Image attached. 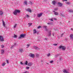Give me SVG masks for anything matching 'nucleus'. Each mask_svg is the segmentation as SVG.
<instances>
[{
  "label": "nucleus",
  "mask_w": 73,
  "mask_h": 73,
  "mask_svg": "<svg viewBox=\"0 0 73 73\" xmlns=\"http://www.w3.org/2000/svg\"><path fill=\"white\" fill-rule=\"evenodd\" d=\"M59 49H62V50H65L66 49V47L64 46H61L59 47L58 48Z\"/></svg>",
  "instance_id": "1"
},
{
  "label": "nucleus",
  "mask_w": 73,
  "mask_h": 73,
  "mask_svg": "<svg viewBox=\"0 0 73 73\" xmlns=\"http://www.w3.org/2000/svg\"><path fill=\"white\" fill-rule=\"evenodd\" d=\"M20 11L19 10H15V11L13 12V13L14 15H17V13H20Z\"/></svg>",
  "instance_id": "2"
},
{
  "label": "nucleus",
  "mask_w": 73,
  "mask_h": 73,
  "mask_svg": "<svg viewBox=\"0 0 73 73\" xmlns=\"http://www.w3.org/2000/svg\"><path fill=\"white\" fill-rule=\"evenodd\" d=\"M25 36H26V35L25 34H22L19 37V38H25Z\"/></svg>",
  "instance_id": "3"
},
{
  "label": "nucleus",
  "mask_w": 73,
  "mask_h": 73,
  "mask_svg": "<svg viewBox=\"0 0 73 73\" xmlns=\"http://www.w3.org/2000/svg\"><path fill=\"white\" fill-rule=\"evenodd\" d=\"M4 39L3 38V37L1 36H0V41H4Z\"/></svg>",
  "instance_id": "4"
},
{
  "label": "nucleus",
  "mask_w": 73,
  "mask_h": 73,
  "mask_svg": "<svg viewBox=\"0 0 73 73\" xmlns=\"http://www.w3.org/2000/svg\"><path fill=\"white\" fill-rule=\"evenodd\" d=\"M33 34H36V33L37 34V35H38V33L37 32V31H36V30L34 29L33 30Z\"/></svg>",
  "instance_id": "5"
},
{
  "label": "nucleus",
  "mask_w": 73,
  "mask_h": 73,
  "mask_svg": "<svg viewBox=\"0 0 73 73\" xmlns=\"http://www.w3.org/2000/svg\"><path fill=\"white\" fill-rule=\"evenodd\" d=\"M26 11L30 12V13L32 12V10H31L30 9H26Z\"/></svg>",
  "instance_id": "6"
},
{
  "label": "nucleus",
  "mask_w": 73,
  "mask_h": 73,
  "mask_svg": "<svg viewBox=\"0 0 73 73\" xmlns=\"http://www.w3.org/2000/svg\"><path fill=\"white\" fill-rule=\"evenodd\" d=\"M42 15V13H40V14H38L37 15V17H41Z\"/></svg>",
  "instance_id": "7"
},
{
  "label": "nucleus",
  "mask_w": 73,
  "mask_h": 73,
  "mask_svg": "<svg viewBox=\"0 0 73 73\" xmlns=\"http://www.w3.org/2000/svg\"><path fill=\"white\" fill-rule=\"evenodd\" d=\"M70 39L73 40V35L72 34L70 35Z\"/></svg>",
  "instance_id": "8"
},
{
  "label": "nucleus",
  "mask_w": 73,
  "mask_h": 73,
  "mask_svg": "<svg viewBox=\"0 0 73 73\" xmlns=\"http://www.w3.org/2000/svg\"><path fill=\"white\" fill-rule=\"evenodd\" d=\"M64 73H69V72L68 71H67L66 70H65V69H64L62 71Z\"/></svg>",
  "instance_id": "9"
},
{
  "label": "nucleus",
  "mask_w": 73,
  "mask_h": 73,
  "mask_svg": "<svg viewBox=\"0 0 73 73\" xmlns=\"http://www.w3.org/2000/svg\"><path fill=\"white\" fill-rule=\"evenodd\" d=\"M29 56L31 57H34V54H32V53L30 54H29Z\"/></svg>",
  "instance_id": "10"
},
{
  "label": "nucleus",
  "mask_w": 73,
  "mask_h": 73,
  "mask_svg": "<svg viewBox=\"0 0 73 73\" xmlns=\"http://www.w3.org/2000/svg\"><path fill=\"white\" fill-rule=\"evenodd\" d=\"M16 45V43H15L14 45L13 46H12L11 47V49H13V48H15V46Z\"/></svg>",
  "instance_id": "11"
},
{
  "label": "nucleus",
  "mask_w": 73,
  "mask_h": 73,
  "mask_svg": "<svg viewBox=\"0 0 73 73\" xmlns=\"http://www.w3.org/2000/svg\"><path fill=\"white\" fill-rule=\"evenodd\" d=\"M34 48H35V49H36V50H38V49H39V48H38V47H37L36 46H34Z\"/></svg>",
  "instance_id": "12"
},
{
  "label": "nucleus",
  "mask_w": 73,
  "mask_h": 73,
  "mask_svg": "<svg viewBox=\"0 0 73 73\" xmlns=\"http://www.w3.org/2000/svg\"><path fill=\"white\" fill-rule=\"evenodd\" d=\"M27 65L28 66H32V62L29 63H28Z\"/></svg>",
  "instance_id": "13"
},
{
  "label": "nucleus",
  "mask_w": 73,
  "mask_h": 73,
  "mask_svg": "<svg viewBox=\"0 0 73 73\" xmlns=\"http://www.w3.org/2000/svg\"><path fill=\"white\" fill-rule=\"evenodd\" d=\"M39 56L40 55H39V54H37V53L36 54V57L37 58H38V57H39Z\"/></svg>",
  "instance_id": "14"
},
{
  "label": "nucleus",
  "mask_w": 73,
  "mask_h": 73,
  "mask_svg": "<svg viewBox=\"0 0 73 73\" xmlns=\"http://www.w3.org/2000/svg\"><path fill=\"white\" fill-rule=\"evenodd\" d=\"M58 5H59V6H60V7H61V6L62 5V3H58Z\"/></svg>",
  "instance_id": "15"
},
{
  "label": "nucleus",
  "mask_w": 73,
  "mask_h": 73,
  "mask_svg": "<svg viewBox=\"0 0 73 73\" xmlns=\"http://www.w3.org/2000/svg\"><path fill=\"white\" fill-rule=\"evenodd\" d=\"M52 3L53 5H55L56 4V2L55 1H52Z\"/></svg>",
  "instance_id": "16"
},
{
  "label": "nucleus",
  "mask_w": 73,
  "mask_h": 73,
  "mask_svg": "<svg viewBox=\"0 0 73 73\" xmlns=\"http://www.w3.org/2000/svg\"><path fill=\"white\" fill-rule=\"evenodd\" d=\"M54 14L55 15H58V13L56 12L54 13Z\"/></svg>",
  "instance_id": "17"
},
{
  "label": "nucleus",
  "mask_w": 73,
  "mask_h": 73,
  "mask_svg": "<svg viewBox=\"0 0 73 73\" xmlns=\"http://www.w3.org/2000/svg\"><path fill=\"white\" fill-rule=\"evenodd\" d=\"M2 22L3 23V25L4 27H5V22H4V21H2Z\"/></svg>",
  "instance_id": "18"
},
{
  "label": "nucleus",
  "mask_w": 73,
  "mask_h": 73,
  "mask_svg": "<svg viewBox=\"0 0 73 73\" xmlns=\"http://www.w3.org/2000/svg\"><path fill=\"white\" fill-rule=\"evenodd\" d=\"M60 56V54H57L55 56V58H57L58 57Z\"/></svg>",
  "instance_id": "19"
},
{
  "label": "nucleus",
  "mask_w": 73,
  "mask_h": 73,
  "mask_svg": "<svg viewBox=\"0 0 73 73\" xmlns=\"http://www.w3.org/2000/svg\"><path fill=\"white\" fill-rule=\"evenodd\" d=\"M4 53V50H2L1 51V54H3Z\"/></svg>",
  "instance_id": "20"
},
{
  "label": "nucleus",
  "mask_w": 73,
  "mask_h": 73,
  "mask_svg": "<svg viewBox=\"0 0 73 73\" xmlns=\"http://www.w3.org/2000/svg\"><path fill=\"white\" fill-rule=\"evenodd\" d=\"M25 64L26 65H27L28 64V61H26L25 62Z\"/></svg>",
  "instance_id": "21"
},
{
  "label": "nucleus",
  "mask_w": 73,
  "mask_h": 73,
  "mask_svg": "<svg viewBox=\"0 0 73 73\" xmlns=\"http://www.w3.org/2000/svg\"><path fill=\"white\" fill-rule=\"evenodd\" d=\"M60 16H62V17H64V15L63 14H62V13H60Z\"/></svg>",
  "instance_id": "22"
},
{
  "label": "nucleus",
  "mask_w": 73,
  "mask_h": 73,
  "mask_svg": "<svg viewBox=\"0 0 73 73\" xmlns=\"http://www.w3.org/2000/svg\"><path fill=\"white\" fill-rule=\"evenodd\" d=\"M24 4H25V5H27V1H25L24 2Z\"/></svg>",
  "instance_id": "23"
},
{
  "label": "nucleus",
  "mask_w": 73,
  "mask_h": 73,
  "mask_svg": "<svg viewBox=\"0 0 73 73\" xmlns=\"http://www.w3.org/2000/svg\"><path fill=\"white\" fill-rule=\"evenodd\" d=\"M58 10V8H56L54 9V11H57V10Z\"/></svg>",
  "instance_id": "24"
},
{
  "label": "nucleus",
  "mask_w": 73,
  "mask_h": 73,
  "mask_svg": "<svg viewBox=\"0 0 73 73\" xmlns=\"http://www.w3.org/2000/svg\"><path fill=\"white\" fill-rule=\"evenodd\" d=\"M73 11L72 10H69V12H70V13L71 12H73Z\"/></svg>",
  "instance_id": "25"
},
{
  "label": "nucleus",
  "mask_w": 73,
  "mask_h": 73,
  "mask_svg": "<svg viewBox=\"0 0 73 73\" xmlns=\"http://www.w3.org/2000/svg\"><path fill=\"white\" fill-rule=\"evenodd\" d=\"M19 50H20V52H21L22 53V52H23V49H19Z\"/></svg>",
  "instance_id": "26"
},
{
  "label": "nucleus",
  "mask_w": 73,
  "mask_h": 73,
  "mask_svg": "<svg viewBox=\"0 0 73 73\" xmlns=\"http://www.w3.org/2000/svg\"><path fill=\"white\" fill-rule=\"evenodd\" d=\"M29 25V27H30V25H32V23H29L28 24Z\"/></svg>",
  "instance_id": "27"
},
{
  "label": "nucleus",
  "mask_w": 73,
  "mask_h": 73,
  "mask_svg": "<svg viewBox=\"0 0 73 73\" xmlns=\"http://www.w3.org/2000/svg\"><path fill=\"white\" fill-rule=\"evenodd\" d=\"M47 24L48 25H52V23H47Z\"/></svg>",
  "instance_id": "28"
},
{
  "label": "nucleus",
  "mask_w": 73,
  "mask_h": 73,
  "mask_svg": "<svg viewBox=\"0 0 73 73\" xmlns=\"http://www.w3.org/2000/svg\"><path fill=\"white\" fill-rule=\"evenodd\" d=\"M47 27V26H44L43 27V28H45V29H46V28Z\"/></svg>",
  "instance_id": "29"
},
{
  "label": "nucleus",
  "mask_w": 73,
  "mask_h": 73,
  "mask_svg": "<svg viewBox=\"0 0 73 73\" xmlns=\"http://www.w3.org/2000/svg\"><path fill=\"white\" fill-rule=\"evenodd\" d=\"M5 65V63H3L2 64V66H4V65Z\"/></svg>",
  "instance_id": "30"
},
{
  "label": "nucleus",
  "mask_w": 73,
  "mask_h": 73,
  "mask_svg": "<svg viewBox=\"0 0 73 73\" xmlns=\"http://www.w3.org/2000/svg\"><path fill=\"white\" fill-rule=\"evenodd\" d=\"M14 38H16L17 37V35H14V36H13Z\"/></svg>",
  "instance_id": "31"
},
{
  "label": "nucleus",
  "mask_w": 73,
  "mask_h": 73,
  "mask_svg": "<svg viewBox=\"0 0 73 73\" xmlns=\"http://www.w3.org/2000/svg\"><path fill=\"white\" fill-rule=\"evenodd\" d=\"M66 4H70L68 2H66Z\"/></svg>",
  "instance_id": "32"
},
{
  "label": "nucleus",
  "mask_w": 73,
  "mask_h": 73,
  "mask_svg": "<svg viewBox=\"0 0 73 73\" xmlns=\"http://www.w3.org/2000/svg\"><path fill=\"white\" fill-rule=\"evenodd\" d=\"M50 63H51V64H52V63H53V61L52 60L50 61Z\"/></svg>",
  "instance_id": "33"
},
{
  "label": "nucleus",
  "mask_w": 73,
  "mask_h": 73,
  "mask_svg": "<svg viewBox=\"0 0 73 73\" xmlns=\"http://www.w3.org/2000/svg\"><path fill=\"white\" fill-rule=\"evenodd\" d=\"M51 35V33H50V32L49 33L48 36H50Z\"/></svg>",
  "instance_id": "34"
},
{
  "label": "nucleus",
  "mask_w": 73,
  "mask_h": 73,
  "mask_svg": "<svg viewBox=\"0 0 73 73\" xmlns=\"http://www.w3.org/2000/svg\"><path fill=\"white\" fill-rule=\"evenodd\" d=\"M30 45H29V44H27V48H28L29 46H30Z\"/></svg>",
  "instance_id": "35"
},
{
  "label": "nucleus",
  "mask_w": 73,
  "mask_h": 73,
  "mask_svg": "<svg viewBox=\"0 0 73 73\" xmlns=\"http://www.w3.org/2000/svg\"><path fill=\"white\" fill-rule=\"evenodd\" d=\"M6 62H7V64H8V63H9V61L7 60H6Z\"/></svg>",
  "instance_id": "36"
},
{
  "label": "nucleus",
  "mask_w": 73,
  "mask_h": 73,
  "mask_svg": "<svg viewBox=\"0 0 73 73\" xmlns=\"http://www.w3.org/2000/svg\"><path fill=\"white\" fill-rule=\"evenodd\" d=\"M16 25H17L15 24V25L14 26V28H16Z\"/></svg>",
  "instance_id": "37"
},
{
  "label": "nucleus",
  "mask_w": 73,
  "mask_h": 73,
  "mask_svg": "<svg viewBox=\"0 0 73 73\" xmlns=\"http://www.w3.org/2000/svg\"><path fill=\"white\" fill-rule=\"evenodd\" d=\"M63 35H64V34L63 33H62V34L61 35H60V37H62V36H63Z\"/></svg>",
  "instance_id": "38"
},
{
  "label": "nucleus",
  "mask_w": 73,
  "mask_h": 73,
  "mask_svg": "<svg viewBox=\"0 0 73 73\" xmlns=\"http://www.w3.org/2000/svg\"><path fill=\"white\" fill-rule=\"evenodd\" d=\"M62 60V58H60L59 59V60H60V61H61Z\"/></svg>",
  "instance_id": "39"
},
{
  "label": "nucleus",
  "mask_w": 73,
  "mask_h": 73,
  "mask_svg": "<svg viewBox=\"0 0 73 73\" xmlns=\"http://www.w3.org/2000/svg\"><path fill=\"white\" fill-rule=\"evenodd\" d=\"M41 26H38V27L37 28H38V29H39V28H41Z\"/></svg>",
  "instance_id": "40"
},
{
  "label": "nucleus",
  "mask_w": 73,
  "mask_h": 73,
  "mask_svg": "<svg viewBox=\"0 0 73 73\" xmlns=\"http://www.w3.org/2000/svg\"><path fill=\"white\" fill-rule=\"evenodd\" d=\"M53 45H54L55 46H56V45H57V44H53Z\"/></svg>",
  "instance_id": "41"
},
{
  "label": "nucleus",
  "mask_w": 73,
  "mask_h": 73,
  "mask_svg": "<svg viewBox=\"0 0 73 73\" xmlns=\"http://www.w3.org/2000/svg\"><path fill=\"white\" fill-rule=\"evenodd\" d=\"M1 46H2V48H4V45H1Z\"/></svg>",
  "instance_id": "42"
},
{
  "label": "nucleus",
  "mask_w": 73,
  "mask_h": 73,
  "mask_svg": "<svg viewBox=\"0 0 73 73\" xmlns=\"http://www.w3.org/2000/svg\"><path fill=\"white\" fill-rule=\"evenodd\" d=\"M50 54H48L47 55V56L48 57H49V56H50Z\"/></svg>",
  "instance_id": "43"
},
{
  "label": "nucleus",
  "mask_w": 73,
  "mask_h": 73,
  "mask_svg": "<svg viewBox=\"0 0 73 73\" xmlns=\"http://www.w3.org/2000/svg\"><path fill=\"white\" fill-rule=\"evenodd\" d=\"M20 64H21V65H23V62H20Z\"/></svg>",
  "instance_id": "44"
},
{
  "label": "nucleus",
  "mask_w": 73,
  "mask_h": 73,
  "mask_svg": "<svg viewBox=\"0 0 73 73\" xmlns=\"http://www.w3.org/2000/svg\"><path fill=\"white\" fill-rule=\"evenodd\" d=\"M49 20H50L51 21H53L52 19H49Z\"/></svg>",
  "instance_id": "45"
},
{
  "label": "nucleus",
  "mask_w": 73,
  "mask_h": 73,
  "mask_svg": "<svg viewBox=\"0 0 73 73\" xmlns=\"http://www.w3.org/2000/svg\"><path fill=\"white\" fill-rule=\"evenodd\" d=\"M26 69H29V67H27L26 68Z\"/></svg>",
  "instance_id": "46"
},
{
  "label": "nucleus",
  "mask_w": 73,
  "mask_h": 73,
  "mask_svg": "<svg viewBox=\"0 0 73 73\" xmlns=\"http://www.w3.org/2000/svg\"><path fill=\"white\" fill-rule=\"evenodd\" d=\"M3 12H2V13H0V15H3Z\"/></svg>",
  "instance_id": "47"
},
{
  "label": "nucleus",
  "mask_w": 73,
  "mask_h": 73,
  "mask_svg": "<svg viewBox=\"0 0 73 73\" xmlns=\"http://www.w3.org/2000/svg\"><path fill=\"white\" fill-rule=\"evenodd\" d=\"M54 33H53L52 34V35L54 36Z\"/></svg>",
  "instance_id": "48"
},
{
  "label": "nucleus",
  "mask_w": 73,
  "mask_h": 73,
  "mask_svg": "<svg viewBox=\"0 0 73 73\" xmlns=\"http://www.w3.org/2000/svg\"><path fill=\"white\" fill-rule=\"evenodd\" d=\"M45 29L46 31H48V29H47V28H46V29Z\"/></svg>",
  "instance_id": "49"
},
{
  "label": "nucleus",
  "mask_w": 73,
  "mask_h": 73,
  "mask_svg": "<svg viewBox=\"0 0 73 73\" xmlns=\"http://www.w3.org/2000/svg\"><path fill=\"white\" fill-rule=\"evenodd\" d=\"M30 3L31 4H32V3L31 2H30Z\"/></svg>",
  "instance_id": "50"
},
{
  "label": "nucleus",
  "mask_w": 73,
  "mask_h": 73,
  "mask_svg": "<svg viewBox=\"0 0 73 73\" xmlns=\"http://www.w3.org/2000/svg\"><path fill=\"white\" fill-rule=\"evenodd\" d=\"M54 19L55 20H56V18H54Z\"/></svg>",
  "instance_id": "51"
},
{
  "label": "nucleus",
  "mask_w": 73,
  "mask_h": 73,
  "mask_svg": "<svg viewBox=\"0 0 73 73\" xmlns=\"http://www.w3.org/2000/svg\"><path fill=\"white\" fill-rule=\"evenodd\" d=\"M27 17H29V15H27Z\"/></svg>",
  "instance_id": "52"
},
{
  "label": "nucleus",
  "mask_w": 73,
  "mask_h": 73,
  "mask_svg": "<svg viewBox=\"0 0 73 73\" xmlns=\"http://www.w3.org/2000/svg\"><path fill=\"white\" fill-rule=\"evenodd\" d=\"M53 12H54V13H55L56 12L54 11H53Z\"/></svg>",
  "instance_id": "53"
},
{
  "label": "nucleus",
  "mask_w": 73,
  "mask_h": 73,
  "mask_svg": "<svg viewBox=\"0 0 73 73\" xmlns=\"http://www.w3.org/2000/svg\"><path fill=\"white\" fill-rule=\"evenodd\" d=\"M58 38H60V37L58 36Z\"/></svg>",
  "instance_id": "54"
},
{
  "label": "nucleus",
  "mask_w": 73,
  "mask_h": 73,
  "mask_svg": "<svg viewBox=\"0 0 73 73\" xmlns=\"http://www.w3.org/2000/svg\"><path fill=\"white\" fill-rule=\"evenodd\" d=\"M46 64H47V65H48V64H49V63H46Z\"/></svg>",
  "instance_id": "55"
},
{
  "label": "nucleus",
  "mask_w": 73,
  "mask_h": 73,
  "mask_svg": "<svg viewBox=\"0 0 73 73\" xmlns=\"http://www.w3.org/2000/svg\"><path fill=\"white\" fill-rule=\"evenodd\" d=\"M64 1H67V0H64Z\"/></svg>",
  "instance_id": "56"
},
{
  "label": "nucleus",
  "mask_w": 73,
  "mask_h": 73,
  "mask_svg": "<svg viewBox=\"0 0 73 73\" xmlns=\"http://www.w3.org/2000/svg\"><path fill=\"white\" fill-rule=\"evenodd\" d=\"M72 29V31H73V29Z\"/></svg>",
  "instance_id": "57"
},
{
  "label": "nucleus",
  "mask_w": 73,
  "mask_h": 73,
  "mask_svg": "<svg viewBox=\"0 0 73 73\" xmlns=\"http://www.w3.org/2000/svg\"><path fill=\"white\" fill-rule=\"evenodd\" d=\"M45 40H47V39H46V38H45Z\"/></svg>",
  "instance_id": "58"
},
{
  "label": "nucleus",
  "mask_w": 73,
  "mask_h": 73,
  "mask_svg": "<svg viewBox=\"0 0 73 73\" xmlns=\"http://www.w3.org/2000/svg\"><path fill=\"white\" fill-rule=\"evenodd\" d=\"M42 61H41V62H42Z\"/></svg>",
  "instance_id": "59"
},
{
  "label": "nucleus",
  "mask_w": 73,
  "mask_h": 73,
  "mask_svg": "<svg viewBox=\"0 0 73 73\" xmlns=\"http://www.w3.org/2000/svg\"><path fill=\"white\" fill-rule=\"evenodd\" d=\"M0 73H1L0 72Z\"/></svg>",
  "instance_id": "60"
}]
</instances>
